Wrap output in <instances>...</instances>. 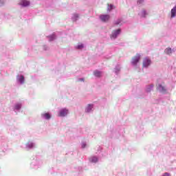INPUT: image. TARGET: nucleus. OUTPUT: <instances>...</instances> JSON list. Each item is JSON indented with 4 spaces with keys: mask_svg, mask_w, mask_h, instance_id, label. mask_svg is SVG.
Instances as JSON below:
<instances>
[{
    "mask_svg": "<svg viewBox=\"0 0 176 176\" xmlns=\"http://www.w3.org/2000/svg\"><path fill=\"white\" fill-rule=\"evenodd\" d=\"M141 60V55L140 54H137L135 56H133L131 61V65L134 68H137L138 67V63Z\"/></svg>",
    "mask_w": 176,
    "mask_h": 176,
    "instance_id": "nucleus-1",
    "label": "nucleus"
},
{
    "mask_svg": "<svg viewBox=\"0 0 176 176\" xmlns=\"http://www.w3.org/2000/svg\"><path fill=\"white\" fill-rule=\"evenodd\" d=\"M122 33V29H117L113 30L111 32V34L110 35V38L112 40H115L118 38V36H119L120 35V34Z\"/></svg>",
    "mask_w": 176,
    "mask_h": 176,
    "instance_id": "nucleus-2",
    "label": "nucleus"
},
{
    "mask_svg": "<svg viewBox=\"0 0 176 176\" xmlns=\"http://www.w3.org/2000/svg\"><path fill=\"white\" fill-rule=\"evenodd\" d=\"M151 64H152V60L151 58L146 57L143 59L142 67L143 68H149Z\"/></svg>",
    "mask_w": 176,
    "mask_h": 176,
    "instance_id": "nucleus-3",
    "label": "nucleus"
},
{
    "mask_svg": "<svg viewBox=\"0 0 176 176\" xmlns=\"http://www.w3.org/2000/svg\"><path fill=\"white\" fill-rule=\"evenodd\" d=\"M94 111V104H88L85 109V113H91Z\"/></svg>",
    "mask_w": 176,
    "mask_h": 176,
    "instance_id": "nucleus-4",
    "label": "nucleus"
},
{
    "mask_svg": "<svg viewBox=\"0 0 176 176\" xmlns=\"http://www.w3.org/2000/svg\"><path fill=\"white\" fill-rule=\"evenodd\" d=\"M157 90H158V91L162 94H166L167 93V87H166V86H163L162 84L157 86Z\"/></svg>",
    "mask_w": 176,
    "mask_h": 176,
    "instance_id": "nucleus-5",
    "label": "nucleus"
},
{
    "mask_svg": "<svg viewBox=\"0 0 176 176\" xmlns=\"http://www.w3.org/2000/svg\"><path fill=\"white\" fill-rule=\"evenodd\" d=\"M99 19L102 23H107V21H109V19H111V16L109 14H101L100 15Z\"/></svg>",
    "mask_w": 176,
    "mask_h": 176,
    "instance_id": "nucleus-6",
    "label": "nucleus"
},
{
    "mask_svg": "<svg viewBox=\"0 0 176 176\" xmlns=\"http://www.w3.org/2000/svg\"><path fill=\"white\" fill-rule=\"evenodd\" d=\"M67 115H68V109H67L66 108L61 109L58 114V116H60V118H64L67 116Z\"/></svg>",
    "mask_w": 176,
    "mask_h": 176,
    "instance_id": "nucleus-7",
    "label": "nucleus"
},
{
    "mask_svg": "<svg viewBox=\"0 0 176 176\" xmlns=\"http://www.w3.org/2000/svg\"><path fill=\"white\" fill-rule=\"evenodd\" d=\"M16 82L19 83V85H24V82H25V78L23 75L16 76Z\"/></svg>",
    "mask_w": 176,
    "mask_h": 176,
    "instance_id": "nucleus-8",
    "label": "nucleus"
},
{
    "mask_svg": "<svg viewBox=\"0 0 176 176\" xmlns=\"http://www.w3.org/2000/svg\"><path fill=\"white\" fill-rule=\"evenodd\" d=\"M25 148L28 150L30 149H34V148H36V144L34 142H28L26 144H25Z\"/></svg>",
    "mask_w": 176,
    "mask_h": 176,
    "instance_id": "nucleus-9",
    "label": "nucleus"
},
{
    "mask_svg": "<svg viewBox=\"0 0 176 176\" xmlns=\"http://www.w3.org/2000/svg\"><path fill=\"white\" fill-rule=\"evenodd\" d=\"M138 15L141 19H145L146 18V16H148V12H146L145 9H143L139 12Z\"/></svg>",
    "mask_w": 176,
    "mask_h": 176,
    "instance_id": "nucleus-10",
    "label": "nucleus"
},
{
    "mask_svg": "<svg viewBox=\"0 0 176 176\" xmlns=\"http://www.w3.org/2000/svg\"><path fill=\"white\" fill-rule=\"evenodd\" d=\"M41 118L45 120H50L52 119V115L50 113H41Z\"/></svg>",
    "mask_w": 176,
    "mask_h": 176,
    "instance_id": "nucleus-11",
    "label": "nucleus"
},
{
    "mask_svg": "<svg viewBox=\"0 0 176 176\" xmlns=\"http://www.w3.org/2000/svg\"><path fill=\"white\" fill-rule=\"evenodd\" d=\"M19 5L23 6V8H27V6H30V1L21 0V2H19Z\"/></svg>",
    "mask_w": 176,
    "mask_h": 176,
    "instance_id": "nucleus-12",
    "label": "nucleus"
},
{
    "mask_svg": "<svg viewBox=\"0 0 176 176\" xmlns=\"http://www.w3.org/2000/svg\"><path fill=\"white\" fill-rule=\"evenodd\" d=\"M153 87H155V85L153 84H151L146 86V93H151L152 90H153Z\"/></svg>",
    "mask_w": 176,
    "mask_h": 176,
    "instance_id": "nucleus-13",
    "label": "nucleus"
},
{
    "mask_svg": "<svg viewBox=\"0 0 176 176\" xmlns=\"http://www.w3.org/2000/svg\"><path fill=\"white\" fill-rule=\"evenodd\" d=\"M120 69H122V67H120V65H117L114 68V73L116 74V75H119Z\"/></svg>",
    "mask_w": 176,
    "mask_h": 176,
    "instance_id": "nucleus-14",
    "label": "nucleus"
},
{
    "mask_svg": "<svg viewBox=\"0 0 176 176\" xmlns=\"http://www.w3.org/2000/svg\"><path fill=\"white\" fill-rule=\"evenodd\" d=\"M21 109V103H16L14 104V112H19Z\"/></svg>",
    "mask_w": 176,
    "mask_h": 176,
    "instance_id": "nucleus-15",
    "label": "nucleus"
},
{
    "mask_svg": "<svg viewBox=\"0 0 176 176\" xmlns=\"http://www.w3.org/2000/svg\"><path fill=\"white\" fill-rule=\"evenodd\" d=\"M174 52H175V51L170 47H168V48L165 49V50H164V53L166 54H168V56L171 55V54L174 53Z\"/></svg>",
    "mask_w": 176,
    "mask_h": 176,
    "instance_id": "nucleus-16",
    "label": "nucleus"
},
{
    "mask_svg": "<svg viewBox=\"0 0 176 176\" xmlns=\"http://www.w3.org/2000/svg\"><path fill=\"white\" fill-rule=\"evenodd\" d=\"M94 75L96 78H101V76L102 75V72H100L99 70H95L94 72Z\"/></svg>",
    "mask_w": 176,
    "mask_h": 176,
    "instance_id": "nucleus-17",
    "label": "nucleus"
},
{
    "mask_svg": "<svg viewBox=\"0 0 176 176\" xmlns=\"http://www.w3.org/2000/svg\"><path fill=\"white\" fill-rule=\"evenodd\" d=\"M89 162L91 163H97V162H98V157H97L96 156H92V157H89Z\"/></svg>",
    "mask_w": 176,
    "mask_h": 176,
    "instance_id": "nucleus-18",
    "label": "nucleus"
},
{
    "mask_svg": "<svg viewBox=\"0 0 176 176\" xmlns=\"http://www.w3.org/2000/svg\"><path fill=\"white\" fill-rule=\"evenodd\" d=\"M122 23H123V19L122 18H119V19H118L117 20H116L114 21L115 25H122Z\"/></svg>",
    "mask_w": 176,
    "mask_h": 176,
    "instance_id": "nucleus-19",
    "label": "nucleus"
},
{
    "mask_svg": "<svg viewBox=\"0 0 176 176\" xmlns=\"http://www.w3.org/2000/svg\"><path fill=\"white\" fill-rule=\"evenodd\" d=\"M79 19V14L74 13L73 14V16H72V21H77Z\"/></svg>",
    "mask_w": 176,
    "mask_h": 176,
    "instance_id": "nucleus-20",
    "label": "nucleus"
},
{
    "mask_svg": "<svg viewBox=\"0 0 176 176\" xmlns=\"http://www.w3.org/2000/svg\"><path fill=\"white\" fill-rule=\"evenodd\" d=\"M176 16V6L171 10V18L174 19Z\"/></svg>",
    "mask_w": 176,
    "mask_h": 176,
    "instance_id": "nucleus-21",
    "label": "nucleus"
},
{
    "mask_svg": "<svg viewBox=\"0 0 176 176\" xmlns=\"http://www.w3.org/2000/svg\"><path fill=\"white\" fill-rule=\"evenodd\" d=\"M47 38L50 42H52V41H54V39H56V34H53L50 36H48Z\"/></svg>",
    "mask_w": 176,
    "mask_h": 176,
    "instance_id": "nucleus-22",
    "label": "nucleus"
},
{
    "mask_svg": "<svg viewBox=\"0 0 176 176\" xmlns=\"http://www.w3.org/2000/svg\"><path fill=\"white\" fill-rule=\"evenodd\" d=\"M83 47H85V45L80 43L78 44L77 46H76V49H77V50H82V49H83Z\"/></svg>",
    "mask_w": 176,
    "mask_h": 176,
    "instance_id": "nucleus-23",
    "label": "nucleus"
},
{
    "mask_svg": "<svg viewBox=\"0 0 176 176\" xmlns=\"http://www.w3.org/2000/svg\"><path fill=\"white\" fill-rule=\"evenodd\" d=\"M144 0H138L137 4L138 6H142L144 5Z\"/></svg>",
    "mask_w": 176,
    "mask_h": 176,
    "instance_id": "nucleus-24",
    "label": "nucleus"
},
{
    "mask_svg": "<svg viewBox=\"0 0 176 176\" xmlns=\"http://www.w3.org/2000/svg\"><path fill=\"white\" fill-rule=\"evenodd\" d=\"M87 145V144H86V142H82L81 143V147L82 148V149H85V148H86Z\"/></svg>",
    "mask_w": 176,
    "mask_h": 176,
    "instance_id": "nucleus-25",
    "label": "nucleus"
},
{
    "mask_svg": "<svg viewBox=\"0 0 176 176\" xmlns=\"http://www.w3.org/2000/svg\"><path fill=\"white\" fill-rule=\"evenodd\" d=\"M113 5L110 4V5L109 6L108 10H109V12H111V10H113Z\"/></svg>",
    "mask_w": 176,
    "mask_h": 176,
    "instance_id": "nucleus-26",
    "label": "nucleus"
},
{
    "mask_svg": "<svg viewBox=\"0 0 176 176\" xmlns=\"http://www.w3.org/2000/svg\"><path fill=\"white\" fill-rule=\"evenodd\" d=\"M43 50H49V46L43 45Z\"/></svg>",
    "mask_w": 176,
    "mask_h": 176,
    "instance_id": "nucleus-27",
    "label": "nucleus"
},
{
    "mask_svg": "<svg viewBox=\"0 0 176 176\" xmlns=\"http://www.w3.org/2000/svg\"><path fill=\"white\" fill-rule=\"evenodd\" d=\"M78 82H85V78H78Z\"/></svg>",
    "mask_w": 176,
    "mask_h": 176,
    "instance_id": "nucleus-28",
    "label": "nucleus"
},
{
    "mask_svg": "<svg viewBox=\"0 0 176 176\" xmlns=\"http://www.w3.org/2000/svg\"><path fill=\"white\" fill-rule=\"evenodd\" d=\"M36 162L37 163L36 164L37 166H39V164H41V162H38V161H36Z\"/></svg>",
    "mask_w": 176,
    "mask_h": 176,
    "instance_id": "nucleus-29",
    "label": "nucleus"
},
{
    "mask_svg": "<svg viewBox=\"0 0 176 176\" xmlns=\"http://www.w3.org/2000/svg\"><path fill=\"white\" fill-rule=\"evenodd\" d=\"M3 5V1H1V4H0V6H2Z\"/></svg>",
    "mask_w": 176,
    "mask_h": 176,
    "instance_id": "nucleus-30",
    "label": "nucleus"
},
{
    "mask_svg": "<svg viewBox=\"0 0 176 176\" xmlns=\"http://www.w3.org/2000/svg\"><path fill=\"white\" fill-rule=\"evenodd\" d=\"M33 166H34V162H32V164Z\"/></svg>",
    "mask_w": 176,
    "mask_h": 176,
    "instance_id": "nucleus-31",
    "label": "nucleus"
}]
</instances>
